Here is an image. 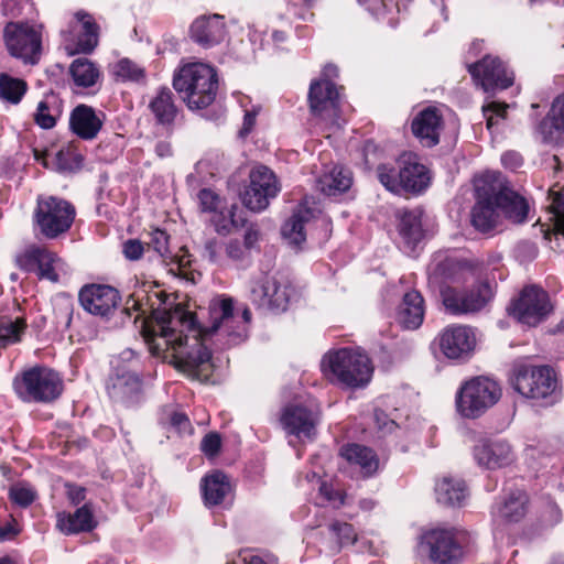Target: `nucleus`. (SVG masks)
Listing matches in <instances>:
<instances>
[{"label":"nucleus","instance_id":"obj_1","mask_svg":"<svg viewBox=\"0 0 564 564\" xmlns=\"http://www.w3.org/2000/svg\"><path fill=\"white\" fill-rule=\"evenodd\" d=\"M169 296L163 291L147 294V307L141 299L133 302L139 312L134 318L142 317V335L150 352L177 369L193 372L209 364L212 354L205 341L216 336L223 345H236L247 337L251 313L245 308L241 314L234 312L230 297H215L209 303V324L198 326L192 312L180 304L174 307L167 303Z\"/></svg>","mask_w":564,"mask_h":564},{"label":"nucleus","instance_id":"obj_2","mask_svg":"<svg viewBox=\"0 0 564 564\" xmlns=\"http://www.w3.org/2000/svg\"><path fill=\"white\" fill-rule=\"evenodd\" d=\"M325 377L347 388H364L373 373L368 355L360 348H340L327 352L322 360Z\"/></svg>","mask_w":564,"mask_h":564},{"label":"nucleus","instance_id":"obj_3","mask_svg":"<svg viewBox=\"0 0 564 564\" xmlns=\"http://www.w3.org/2000/svg\"><path fill=\"white\" fill-rule=\"evenodd\" d=\"M173 86L192 110L204 109L213 104L218 90L214 67L204 63L183 66L174 76Z\"/></svg>","mask_w":564,"mask_h":564},{"label":"nucleus","instance_id":"obj_4","mask_svg":"<svg viewBox=\"0 0 564 564\" xmlns=\"http://www.w3.org/2000/svg\"><path fill=\"white\" fill-rule=\"evenodd\" d=\"M377 177L381 185L393 194H420L430 185V175L414 153H403L392 163L377 166Z\"/></svg>","mask_w":564,"mask_h":564},{"label":"nucleus","instance_id":"obj_5","mask_svg":"<svg viewBox=\"0 0 564 564\" xmlns=\"http://www.w3.org/2000/svg\"><path fill=\"white\" fill-rule=\"evenodd\" d=\"M511 387L522 397L546 404L556 400L557 380L549 366L516 365L510 377Z\"/></svg>","mask_w":564,"mask_h":564},{"label":"nucleus","instance_id":"obj_6","mask_svg":"<svg viewBox=\"0 0 564 564\" xmlns=\"http://www.w3.org/2000/svg\"><path fill=\"white\" fill-rule=\"evenodd\" d=\"M501 398V388L484 376L466 381L456 393L457 412L466 419H476L494 406Z\"/></svg>","mask_w":564,"mask_h":564},{"label":"nucleus","instance_id":"obj_7","mask_svg":"<svg viewBox=\"0 0 564 564\" xmlns=\"http://www.w3.org/2000/svg\"><path fill=\"white\" fill-rule=\"evenodd\" d=\"M13 389L25 402H51L59 397L63 381L46 367H33L22 371L13 380Z\"/></svg>","mask_w":564,"mask_h":564},{"label":"nucleus","instance_id":"obj_8","mask_svg":"<svg viewBox=\"0 0 564 564\" xmlns=\"http://www.w3.org/2000/svg\"><path fill=\"white\" fill-rule=\"evenodd\" d=\"M75 216V207L63 198H39L34 210V227L46 239H56L70 229Z\"/></svg>","mask_w":564,"mask_h":564},{"label":"nucleus","instance_id":"obj_9","mask_svg":"<svg viewBox=\"0 0 564 564\" xmlns=\"http://www.w3.org/2000/svg\"><path fill=\"white\" fill-rule=\"evenodd\" d=\"M15 264L26 273H35L40 279L57 283L69 274L68 264L50 249L30 245L15 256Z\"/></svg>","mask_w":564,"mask_h":564},{"label":"nucleus","instance_id":"obj_10","mask_svg":"<svg viewBox=\"0 0 564 564\" xmlns=\"http://www.w3.org/2000/svg\"><path fill=\"white\" fill-rule=\"evenodd\" d=\"M465 532L455 528H434L420 538V546L429 551L434 564H456L463 555Z\"/></svg>","mask_w":564,"mask_h":564},{"label":"nucleus","instance_id":"obj_11","mask_svg":"<svg viewBox=\"0 0 564 564\" xmlns=\"http://www.w3.org/2000/svg\"><path fill=\"white\" fill-rule=\"evenodd\" d=\"M310 107L319 120L323 130L335 131L340 128L339 91L329 79H319L311 84Z\"/></svg>","mask_w":564,"mask_h":564},{"label":"nucleus","instance_id":"obj_12","mask_svg":"<svg viewBox=\"0 0 564 564\" xmlns=\"http://www.w3.org/2000/svg\"><path fill=\"white\" fill-rule=\"evenodd\" d=\"M3 37L12 56L30 64H35L39 61L42 36L36 26L29 23L10 22L4 28Z\"/></svg>","mask_w":564,"mask_h":564},{"label":"nucleus","instance_id":"obj_13","mask_svg":"<svg viewBox=\"0 0 564 564\" xmlns=\"http://www.w3.org/2000/svg\"><path fill=\"white\" fill-rule=\"evenodd\" d=\"M491 173H486L475 181L476 204L471 209V224L481 232L492 230L499 223V207Z\"/></svg>","mask_w":564,"mask_h":564},{"label":"nucleus","instance_id":"obj_14","mask_svg":"<svg viewBox=\"0 0 564 564\" xmlns=\"http://www.w3.org/2000/svg\"><path fill=\"white\" fill-rule=\"evenodd\" d=\"M198 204L202 213L209 215V221L219 235H228L245 226L246 219L236 215L237 205H227L226 200L209 188L199 191Z\"/></svg>","mask_w":564,"mask_h":564},{"label":"nucleus","instance_id":"obj_15","mask_svg":"<svg viewBox=\"0 0 564 564\" xmlns=\"http://www.w3.org/2000/svg\"><path fill=\"white\" fill-rule=\"evenodd\" d=\"M98 30L90 14L84 11L76 12L67 26L61 31L65 48L69 54L91 53L98 45Z\"/></svg>","mask_w":564,"mask_h":564},{"label":"nucleus","instance_id":"obj_16","mask_svg":"<svg viewBox=\"0 0 564 564\" xmlns=\"http://www.w3.org/2000/svg\"><path fill=\"white\" fill-rule=\"evenodd\" d=\"M492 288L488 282L478 283L469 290H457L452 286L441 290L444 306L456 315L479 312L492 299Z\"/></svg>","mask_w":564,"mask_h":564},{"label":"nucleus","instance_id":"obj_17","mask_svg":"<svg viewBox=\"0 0 564 564\" xmlns=\"http://www.w3.org/2000/svg\"><path fill=\"white\" fill-rule=\"evenodd\" d=\"M250 184L242 195L243 205L252 212H262L280 192L275 174L264 165L253 167L249 174Z\"/></svg>","mask_w":564,"mask_h":564},{"label":"nucleus","instance_id":"obj_18","mask_svg":"<svg viewBox=\"0 0 564 564\" xmlns=\"http://www.w3.org/2000/svg\"><path fill=\"white\" fill-rule=\"evenodd\" d=\"M551 311L552 305L547 293L535 285L524 288L511 306V315L528 326H536L547 317Z\"/></svg>","mask_w":564,"mask_h":564},{"label":"nucleus","instance_id":"obj_19","mask_svg":"<svg viewBox=\"0 0 564 564\" xmlns=\"http://www.w3.org/2000/svg\"><path fill=\"white\" fill-rule=\"evenodd\" d=\"M321 419L316 404H290L281 414V424L286 433L299 440H313Z\"/></svg>","mask_w":564,"mask_h":564},{"label":"nucleus","instance_id":"obj_20","mask_svg":"<svg viewBox=\"0 0 564 564\" xmlns=\"http://www.w3.org/2000/svg\"><path fill=\"white\" fill-rule=\"evenodd\" d=\"M250 295L259 308L274 312L285 311L290 300L289 286L281 285L269 274H261L251 282Z\"/></svg>","mask_w":564,"mask_h":564},{"label":"nucleus","instance_id":"obj_21","mask_svg":"<svg viewBox=\"0 0 564 564\" xmlns=\"http://www.w3.org/2000/svg\"><path fill=\"white\" fill-rule=\"evenodd\" d=\"M468 70L475 82L489 93L496 89H506L513 84V74L498 58L490 55L469 65Z\"/></svg>","mask_w":564,"mask_h":564},{"label":"nucleus","instance_id":"obj_22","mask_svg":"<svg viewBox=\"0 0 564 564\" xmlns=\"http://www.w3.org/2000/svg\"><path fill=\"white\" fill-rule=\"evenodd\" d=\"M475 347L476 334L469 326L451 325L440 334V348L448 359H467Z\"/></svg>","mask_w":564,"mask_h":564},{"label":"nucleus","instance_id":"obj_23","mask_svg":"<svg viewBox=\"0 0 564 564\" xmlns=\"http://www.w3.org/2000/svg\"><path fill=\"white\" fill-rule=\"evenodd\" d=\"M117 289L106 284H89L79 291V302L85 311L97 316H109L120 303Z\"/></svg>","mask_w":564,"mask_h":564},{"label":"nucleus","instance_id":"obj_24","mask_svg":"<svg viewBox=\"0 0 564 564\" xmlns=\"http://www.w3.org/2000/svg\"><path fill=\"white\" fill-rule=\"evenodd\" d=\"M477 464L487 469H498L516 462V454L510 443L502 438H484L474 447Z\"/></svg>","mask_w":564,"mask_h":564},{"label":"nucleus","instance_id":"obj_25","mask_svg":"<svg viewBox=\"0 0 564 564\" xmlns=\"http://www.w3.org/2000/svg\"><path fill=\"white\" fill-rule=\"evenodd\" d=\"M107 392L116 402L133 404L142 394V380L134 370L117 367L108 379Z\"/></svg>","mask_w":564,"mask_h":564},{"label":"nucleus","instance_id":"obj_26","mask_svg":"<svg viewBox=\"0 0 564 564\" xmlns=\"http://www.w3.org/2000/svg\"><path fill=\"white\" fill-rule=\"evenodd\" d=\"M490 173L494 176L492 182L497 196V206L500 212L512 223H524L529 213L528 200L509 188L499 173Z\"/></svg>","mask_w":564,"mask_h":564},{"label":"nucleus","instance_id":"obj_27","mask_svg":"<svg viewBox=\"0 0 564 564\" xmlns=\"http://www.w3.org/2000/svg\"><path fill=\"white\" fill-rule=\"evenodd\" d=\"M423 210L420 208L405 209L398 216V234L400 249L412 256L425 237L422 224Z\"/></svg>","mask_w":564,"mask_h":564},{"label":"nucleus","instance_id":"obj_28","mask_svg":"<svg viewBox=\"0 0 564 564\" xmlns=\"http://www.w3.org/2000/svg\"><path fill=\"white\" fill-rule=\"evenodd\" d=\"M443 128V116L435 107H427L421 110L413 118L411 124L413 134L426 148H433L438 144Z\"/></svg>","mask_w":564,"mask_h":564},{"label":"nucleus","instance_id":"obj_29","mask_svg":"<svg viewBox=\"0 0 564 564\" xmlns=\"http://www.w3.org/2000/svg\"><path fill=\"white\" fill-rule=\"evenodd\" d=\"M536 131L544 143L564 145V93L553 100Z\"/></svg>","mask_w":564,"mask_h":564},{"label":"nucleus","instance_id":"obj_30","mask_svg":"<svg viewBox=\"0 0 564 564\" xmlns=\"http://www.w3.org/2000/svg\"><path fill=\"white\" fill-rule=\"evenodd\" d=\"M191 37L204 48L219 44L226 37L224 18L217 14L197 18L191 25Z\"/></svg>","mask_w":564,"mask_h":564},{"label":"nucleus","instance_id":"obj_31","mask_svg":"<svg viewBox=\"0 0 564 564\" xmlns=\"http://www.w3.org/2000/svg\"><path fill=\"white\" fill-rule=\"evenodd\" d=\"M104 120L87 105H78L69 116L70 131L83 140H94Z\"/></svg>","mask_w":564,"mask_h":564},{"label":"nucleus","instance_id":"obj_32","mask_svg":"<svg viewBox=\"0 0 564 564\" xmlns=\"http://www.w3.org/2000/svg\"><path fill=\"white\" fill-rule=\"evenodd\" d=\"M97 525L90 503H85L74 513L61 512L57 514V529L64 534L89 532Z\"/></svg>","mask_w":564,"mask_h":564},{"label":"nucleus","instance_id":"obj_33","mask_svg":"<svg viewBox=\"0 0 564 564\" xmlns=\"http://www.w3.org/2000/svg\"><path fill=\"white\" fill-rule=\"evenodd\" d=\"M424 301L416 291L404 294L399 306L397 319L405 329H417L424 319Z\"/></svg>","mask_w":564,"mask_h":564},{"label":"nucleus","instance_id":"obj_34","mask_svg":"<svg viewBox=\"0 0 564 564\" xmlns=\"http://www.w3.org/2000/svg\"><path fill=\"white\" fill-rule=\"evenodd\" d=\"M200 489L205 506L210 508L225 501L231 492V485L228 476L221 471H215L203 478Z\"/></svg>","mask_w":564,"mask_h":564},{"label":"nucleus","instance_id":"obj_35","mask_svg":"<svg viewBox=\"0 0 564 564\" xmlns=\"http://www.w3.org/2000/svg\"><path fill=\"white\" fill-rule=\"evenodd\" d=\"M340 455L350 464L359 466L366 477L372 476L379 469V458L369 447L348 444L341 447Z\"/></svg>","mask_w":564,"mask_h":564},{"label":"nucleus","instance_id":"obj_36","mask_svg":"<svg viewBox=\"0 0 564 564\" xmlns=\"http://www.w3.org/2000/svg\"><path fill=\"white\" fill-rule=\"evenodd\" d=\"M351 172L343 166H333L324 172L317 180L322 193L328 196L341 194L351 186Z\"/></svg>","mask_w":564,"mask_h":564},{"label":"nucleus","instance_id":"obj_37","mask_svg":"<svg viewBox=\"0 0 564 564\" xmlns=\"http://www.w3.org/2000/svg\"><path fill=\"white\" fill-rule=\"evenodd\" d=\"M314 217V210L301 204L291 218L282 226V236L292 245L300 246L305 241L304 225Z\"/></svg>","mask_w":564,"mask_h":564},{"label":"nucleus","instance_id":"obj_38","mask_svg":"<svg viewBox=\"0 0 564 564\" xmlns=\"http://www.w3.org/2000/svg\"><path fill=\"white\" fill-rule=\"evenodd\" d=\"M435 495L438 503L454 507L462 505L467 497V490L463 480L443 477L436 481Z\"/></svg>","mask_w":564,"mask_h":564},{"label":"nucleus","instance_id":"obj_39","mask_svg":"<svg viewBox=\"0 0 564 564\" xmlns=\"http://www.w3.org/2000/svg\"><path fill=\"white\" fill-rule=\"evenodd\" d=\"M528 511V496L522 490L508 495L502 503L498 505L495 514L507 522L520 521Z\"/></svg>","mask_w":564,"mask_h":564},{"label":"nucleus","instance_id":"obj_40","mask_svg":"<svg viewBox=\"0 0 564 564\" xmlns=\"http://www.w3.org/2000/svg\"><path fill=\"white\" fill-rule=\"evenodd\" d=\"M62 115V101L51 94L45 96L36 107L33 115L35 123L42 129H52Z\"/></svg>","mask_w":564,"mask_h":564},{"label":"nucleus","instance_id":"obj_41","mask_svg":"<svg viewBox=\"0 0 564 564\" xmlns=\"http://www.w3.org/2000/svg\"><path fill=\"white\" fill-rule=\"evenodd\" d=\"M69 73L76 86L84 88L95 86L101 76V72L97 65L86 57L73 61Z\"/></svg>","mask_w":564,"mask_h":564},{"label":"nucleus","instance_id":"obj_42","mask_svg":"<svg viewBox=\"0 0 564 564\" xmlns=\"http://www.w3.org/2000/svg\"><path fill=\"white\" fill-rule=\"evenodd\" d=\"M149 107L156 121L161 124H170L176 117L173 93L167 88L160 89Z\"/></svg>","mask_w":564,"mask_h":564},{"label":"nucleus","instance_id":"obj_43","mask_svg":"<svg viewBox=\"0 0 564 564\" xmlns=\"http://www.w3.org/2000/svg\"><path fill=\"white\" fill-rule=\"evenodd\" d=\"M25 329L24 318L0 314V348L20 343Z\"/></svg>","mask_w":564,"mask_h":564},{"label":"nucleus","instance_id":"obj_44","mask_svg":"<svg viewBox=\"0 0 564 564\" xmlns=\"http://www.w3.org/2000/svg\"><path fill=\"white\" fill-rule=\"evenodd\" d=\"M26 83L6 73H0V99L17 105L26 93Z\"/></svg>","mask_w":564,"mask_h":564},{"label":"nucleus","instance_id":"obj_45","mask_svg":"<svg viewBox=\"0 0 564 564\" xmlns=\"http://www.w3.org/2000/svg\"><path fill=\"white\" fill-rule=\"evenodd\" d=\"M111 74L121 82H142L145 78L144 68L129 58H121L110 67Z\"/></svg>","mask_w":564,"mask_h":564},{"label":"nucleus","instance_id":"obj_46","mask_svg":"<svg viewBox=\"0 0 564 564\" xmlns=\"http://www.w3.org/2000/svg\"><path fill=\"white\" fill-rule=\"evenodd\" d=\"M550 198L555 229L564 236V188L551 191Z\"/></svg>","mask_w":564,"mask_h":564},{"label":"nucleus","instance_id":"obj_47","mask_svg":"<svg viewBox=\"0 0 564 564\" xmlns=\"http://www.w3.org/2000/svg\"><path fill=\"white\" fill-rule=\"evenodd\" d=\"M9 497L13 503L21 508H26L35 500L36 492L28 484L18 482L11 486Z\"/></svg>","mask_w":564,"mask_h":564},{"label":"nucleus","instance_id":"obj_48","mask_svg":"<svg viewBox=\"0 0 564 564\" xmlns=\"http://www.w3.org/2000/svg\"><path fill=\"white\" fill-rule=\"evenodd\" d=\"M147 250H153L160 258L166 259L170 254L169 235L161 229H154L149 234Z\"/></svg>","mask_w":564,"mask_h":564},{"label":"nucleus","instance_id":"obj_49","mask_svg":"<svg viewBox=\"0 0 564 564\" xmlns=\"http://www.w3.org/2000/svg\"><path fill=\"white\" fill-rule=\"evenodd\" d=\"M365 4L367 10L371 12L378 20L384 19L389 12H399L398 1L395 0H358Z\"/></svg>","mask_w":564,"mask_h":564},{"label":"nucleus","instance_id":"obj_50","mask_svg":"<svg viewBox=\"0 0 564 564\" xmlns=\"http://www.w3.org/2000/svg\"><path fill=\"white\" fill-rule=\"evenodd\" d=\"M330 532L338 539L340 545L354 544L357 534L351 524L346 522H334L329 525Z\"/></svg>","mask_w":564,"mask_h":564},{"label":"nucleus","instance_id":"obj_51","mask_svg":"<svg viewBox=\"0 0 564 564\" xmlns=\"http://www.w3.org/2000/svg\"><path fill=\"white\" fill-rule=\"evenodd\" d=\"M204 257L213 263L225 265V245L216 239L207 240L204 246Z\"/></svg>","mask_w":564,"mask_h":564},{"label":"nucleus","instance_id":"obj_52","mask_svg":"<svg viewBox=\"0 0 564 564\" xmlns=\"http://www.w3.org/2000/svg\"><path fill=\"white\" fill-rule=\"evenodd\" d=\"M249 256L247 248L238 239H230L225 243L226 263L243 262Z\"/></svg>","mask_w":564,"mask_h":564},{"label":"nucleus","instance_id":"obj_53","mask_svg":"<svg viewBox=\"0 0 564 564\" xmlns=\"http://www.w3.org/2000/svg\"><path fill=\"white\" fill-rule=\"evenodd\" d=\"M509 106L507 104H500L497 101H492L487 106L482 107L484 116L487 120V128L491 129L494 124L497 123L495 118L503 119L506 117V111Z\"/></svg>","mask_w":564,"mask_h":564},{"label":"nucleus","instance_id":"obj_54","mask_svg":"<svg viewBox=\"0 0 564 564\" xmlns=\"http://www.w3.org/2000/svg\"><path fill=\"white\" fill-rule=\"evenodd\" d=\"M221 446V438L218 433H208L204 436L200 443L202 452L208 456L214 457L218 454Z\"/></svg>","mask_w":564,"mask_h":564},{"label":"nucleus","instance_id":"obj_55","mask_svg":"<svg viewBox=\"0 0 564 564\" xmlns=\"http://www.w3.org/2000/svg\"><path fill=\"white\" fill-rule=\"evenodd\" d=\"M170 424L178 434H191L193 431L189 419L182 412H173Z\"/></svg>","mask_w":564,"mask_h":564},{"label":"nucleus","instance_id":"obj_56","mask_svg":"<svg viewBox=\"0 0 564 564\" xmlns=\"http://www.w3.org/2000/svg\"><path fill=\"white\" fill-rule=\"evenodd\" d=\"M143 252L144 246L138 239H129L123 243V254L129 260H139Z\"/></svg>","mask_w":564,"mask_h":564},{"label":"nucleus","instance_id":"obj_57","mask_svg":"<svg viewBox=\"0 0 564 564\" xmlns=\"http://www.w3.org/2000/svg\"><path fill=\"white\" fill-rule=\"evenodd\" d=\"M501 163L507 169L517 170L522 165V156L516 151H507L501 155Z\"/></svg>","mask_w":564,"mask_h":564},{"label":"nucleus","instance_id":"obj_58","mask_svg":"<svg viewBox=\"0 0 564 564\" xmlns=\"http://www.w3.org/2000/svg\"><path fill=\"white\" fill-rule=\"evenodd\" d=\"M67 497L72 505H79L85 500L86 489L76 485H67Z\"/></svg>","mask_w":564,"mask_h":564},{"label":"nucleus","instance_id":"obj_59","mask_svg":"<svg viewBox=\"0 0 564 564\" xmlns=\"http://www.w3.org/2000/svg\"><path fill=\"white\" fill-rule=\"evenodd\" d=\"M258 240H259V230L256 225H250L243 235V242H241V243L250 252V250L256 247Z\"/></svg>","mask_w":564,"mask_h":564},{"label":"nucleus","instance_id":"obj_60","mask_svg":"<svg viewBox=\"0 0 564 564\" xmlns=\"http://www.w3.org/2000/svg\"><path fill=\"white\" fill-rule=\"evenodd\" d=\"M319 491L326 500L334 503L337 502L338 506L344 505V496L338 491H334L327 484H322Z\"/></svg>","mask_w":564,"mask_h":564},{"label":"nucleus","instance_id":"obj_61","mask_svg":"<svg viewBox=\"0 0 564 564\" xmlns=\"http://www.w3.org/2000/svg\"><path fill=\"white\" fill-rule=\"evenodd\" d=\"M154 151L155 154L161 159H165L172 155V147L166 141H159L155 144Z\"/></svg>","mask_w":564,"mask_h":564},{"label":"nucleus","instance_id":"obj_62","mask_svg":"<svg viewBox=\"0 0 564 564\" xmlns=\"http://www.w3.org/2000/svg\"><path fill=\"white\" fill-rule=\"evenodd\" d=\"M18 534V531L11 523L0 525V542L11 540Z\"/></svg>","mask_w":564,"mask_h":564},{"label":"nucleus","instance_id":"obj_63","mask_svg":"<svg viewBox=\"0 0 564 564\" xmlns=\"http://www.w3.org/2000/svg\"><path fill=\"white\" fill-rule=\"evenodd\" d=\"M256 111H246L245 118H243V127L241 129L242 134H247L251 131V129L254 126L256 122Z\"/></svg>","mask_w":564,"mask_h":564},{"label":"nucleus","instance_id":"obj_64","mask_svg":"<svg viewBox=\"0 0 564 564\" xmlns=\"http://www.w3.org/2000/svg\"><path fill=\"white\" fill-rule=\"evenodd\" d=\"M337 74H338V69L335 65H327V66H325V68L323 70L321 79H329L330 80V78L336 77Z\"/></svg>","mask_w":564,"mask_h":564}]
</instances>
